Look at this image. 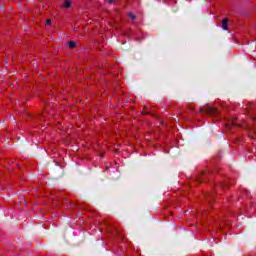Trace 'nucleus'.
I'll return each mask as SVG.
<instances>
[{
  "label": "nucleus",
  "mask_w": 256,
  "mask_h": 256,
  "mask_svg": "<svg viewBox=\"0 0 256 256\" xmlns=\"http://www.w3.org/2000/svg\"><path fill=\"white\" fill-rule=\"evenodd\" d=\"M228 23H229V18H224L223 20H222V29L224 30V31H229V26H228Z\"/></svg>",
  "instance_id": "obj_2"
},
{
  "label": "nucleus",
  "mask_w": 256,
  "mask_h": 256,
  "mask_svg": "<svg viewBox=\"0 0 256 256\" xmlns=\"http://www.w3.org/2000/svg\"><path fill=\"white\" fill-rule=\"evenodd\" d=\"M201 113H206L207 115H217V108H213L206 105L200 109Z\"/></svg>",
  "instance_id": "obj_1"
},
{
  "label": "nucleus",
  "mask_w": 256,
  "mask_h": 256,
  "mask_svg": "<svg viewBox=\"0 0 256 256\" xmlns=\"http://www.w3.org/2000/svg\"><path fill=\"white\" fill-rule=\"evenodd\" d=\"M207 197H208V202L211 203V200L209 199L213 198V195L209 194Z\"/></svg>",
  "instance_id": "obj_7"
},
{
  "label": "nucleus",
  "mask_w": 256,
  "mask_h": 256,
  "mask_svg": "<svg viewBox=\"0 0 256 256\" xmlns=\"http://www.w3.org/2000/svg\"><path fill=\"white\" fill-rule=\"evenodd\" d=\"M67 45H68L69 49H75V47H77V42H75V41H68Z\"/></svg>",
  "instance_id": "obj_3"
},
{
  "label": "nucleus",
  "mask_w": 256,
  "mask_h": 256,
  "mask_svg": "<svg viewBox=\"0 0 256 256\" xmlns=\"http://www.w3.org/2000/svg\"><path fill=\"white\" fill-rule=\"evenodd\" d=\"M46 25H51V19L46 20Z\"/></svg>",
  "instance_id": "obj_8"
},
{
  "label": "nucleus",
  "mask_w": 256,
  "mask_h": 256,
  "mask_svg": "<svg viewBox=\"0 0 256 256\" xmlns=\"http://www.w3.org/2000/svg\"><path fill=\"white\" fill-rule=\"evenodd\" d=\"M150 113L149 112H144V115H149Z\"/></svg>",
  "instance_id": "obj_9"
},
{
  "label": "nucleus",
  "mask_w": 256,
  "mask_h": 256,
  "mask_svg": "<svg viewBox=\"0 0 256 256\" xmlns=\"http://www.w3.org/2000/svg\"><path fill=\"white\" fill-rule=\"evenodd\" d=\"M129 17L130 19H132L133 21H135V19H137V16H135L133 13L129 12Z\"/></svg>",
  "instance_id": "obj_5"
},
{
  "label": "nucleus",
  "mask_w": 256,
  "mask_h": 256,
  "mask_svg": "<svg viewBox=\"0 0 256 256\" xmlns=\"http://www.w3.org/2000/svg\"><path fill=\"white\" fill-rule=\"evenodd\" d=\"M115 1H117V0H108V3H109V5H113V3H115Z\"/></svg>",
  "instance_id": "obj_6"
},
{
  "label": "nucleus",
  "mask_w": 256,
  "mask_h": 256,
  "mask_svg": "<svg viewBox=\"0 0 256 256\" xmlns=\"http://www.w3.org/2000/svg\"><path fill=\"white\" fill-rule=\"evenodd\" d=\"M64 7H66V9H69V7H71V1L66 0V1L64 2Z\"/></svg>",
  "instance_id": "obj_4"
}]
</instances>
